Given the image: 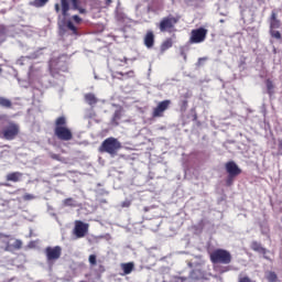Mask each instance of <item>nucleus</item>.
Masks as SVG:
<instances>
[{
    "instance_id": "1",
    "label": "nucleus",
    "mask_w": 282,
    "mask_h": 282,
    "mask_svg": "<svg viewBox=\"0 0 282 282\" xmlns=\"http://www.w3.org/2000/svg\"><path fill=\"white\" fill-rule=\"evenodd\" d=\"M62 15L64 19L58 22L59 36L66 39V36H78V29L74 25L72 20H67L69 17V0H61Z\"/></svg>"
},
{
    "instance_id": "2",
    "label": "nucleus",
    "mask_w": 282,
    "mask_h": 282,
    "mask_svg": "<svg viewBox=\"0 0 282 282\" xmlns=\"http://www.w3.org/2000/svg\"><path fill=\"white\" fill-rule=\"evenodd\" d=\"M54 134L57 140H61L62 142H69V140H73L74 133H72V130L67 127V118L62 116L55 120Z\"/></svg>"
},
{
    "instance_id": "3",
    "label": "nucleus",
    "mask_w": 282,
    "mask_h": 282,
    "mask_svg": "<svg viewBox=\"0 0 282 282\" xmlns=\"http://www.w3.org/2000/svg\"><path fill=\"white\" fill-rule=\"evenodd\" d=\"M122 149V143L118 139L110 137L102 141L99 147V153H108L109 155H118V151Z\"/></svg>"
},
{
    "instance_id": "4",
    "label": "nucleus",
    "mask_w": 282,
    "mask_h": 282,
    "mask_svg": "<svg viewBox=\"0 0 282 282\" xmlns=\"http://www.w3.org/2000/svg\"><path fill=\"white\" fill-rule=\"evenodd\" d=\"M212 263H223L228 265L232 261V254L226 249H216L210 253Z\"/></svg>"
},
{
    "instance_id": "5",
    "label": "nucleus",
    "mask_w": 282,
    "mask_h": 282,
    "mask_svg": "<svg viewBox=\"0 0 282 282\" xmlns=\"http://www.w3.org/2000/svg\"><path fill=\"white\" fill-rule=\"evenodd\" d=\"M19 124L10 121L2 130H0V138H3L4 140H14V138L19 135Z\"/></svg>"
},
{
    "instance_id": "6",
    "label": "nucleus",
    "mask_w": 282,
    "mask_h": 282,
    "mask_svg": "<svg viewBox=\"0 0 282 282\" xmlns=\"http://www.w3.org/2000/svg\"><path fill=\"white\" fill-rule=\"evenodd\" d=\"M180 18L167 15L163 18L159 24L160 32H175V25H177Z\"/></svg>"
},
{
    "instance_id": "7",
    "label": "nucleus",
    "mask_w": 282,
    "mask_h": 282,
    "mask_svg": "<svg viewBox=\"0 0 282 282\" xmlns=\"http://www.w3.org/2000/svg\"><path fill=\"white\" fill-rule=\"evenodd\" d=\"M44 252L46 254L47 263H54V261H58L61 259V254H63V248H61V246L46 247Z\"/></svg>"
},
{
    "instance_id": "8",
    "label": "nucleus",
    "mask_w": 282,
    "mask_h": 282,
    "mask_svg": "<svg viewBox=\"0 0 282 282\" xmlns=\"http://www.w3.org/2000/svg\"><path fill=\"white\" fill-rule=\"evenodd\" d=\"M206 34H208V30L204 28L192 30L189 37L191 45L204 43L206 41Z\"/></svg>"
},
{
    "instance_id": "9",
    "label": "nucleus",
    "mask_w": 282,
    "mask_h": 282,
    "mask_svg": "<svg viewBox=\"0 0 282 282\" xmlns=\"http://www.w3.org/2000/svg\"><path fill=\"white\" fill-rule=\"evenodd\" d=\"M87 232H89V224L84 223L83 220H76L73 235H75L77 239H83Z\"/></svg>"
},
{
    "instance_id": "10",
    "label": "nucleus",
    "mask_w": 282,
    "mask_h": 282,
    "mask_svg": "<svg viewBox=\"0 0 282 282\" xmlns=\"http://www.w3.org/2000/svg\"><path fill=\"white\" fill-rule=\"evenodd\" d=\"M171 107V100L165 99L163 101H160L158 106L152 111L153 118H162L164 116V111Z\"/></svg>"
},
{
    "instance_id": "11",
    "label": "nucleus",
    "mask_w": 282,
    "mask_h": 282,
    "mask_svg": "<svg viewBox=\"0 0 282 282\" xmlns=\"http://www.w3.org/2000/svg\"><path fill=\"white\" fill-rule=\"evenodd\" d=\"M2 242L6 245V251L12 252V250H21L23 248V241L17 239L13 245L10 243V239L8 236H4Z\"/></svg>"
},
{
    "instance_id": "12",
    "label": "nucleus",
    "mask_w": 282,
    "mask_h": 282,
    "mask_svg": "<svg viewBox=\"0 0 282 282\" xmlns=\"http://www.w3.org/2000/svg\"><path fill=\"white\" fill-rule=\"evenodd\" d=\"M251 250L253 252H258V254H263V259L267 261H270V257H268V249L263 248V246L258 241H252L250 246Z\"/></svg>"
},
{
    "instance_id": "13",
    "label": "nucleus",
    "mask_w": 282,
    "mask_h": 282,
    "mask_svg": "<svg viewBox=\"0 0 282 282\" xmlns=\"http://www.w3.org/2000/svg\"><path fill=\"white\" fill-rule=\"evenodd\" d=\"M226 171L229 174V177H237V175L241 174V170L234 161L226 163Z\"/></svg>"
},
{
    "instance_id": "14",
    "label": "nucleus",
    "mask_w": 282,
    "mask_h": 282,
    "mask_svg": "<svg viewBox=\"0 0 282 282\" xmlns=\"http://www.w3.org/2000/svg\"><path fill=\"white\" fill-rule=\"evenodd\" d=\"M144 45L148 47V50H151L153 45H155V35L153 34V31H148L144 36Z\"/></svg>"
},
{
    "instance_id": "15",
    "label": "nucleus",
    "mask_w": 282,
    "mask_h": 282,
    "mask_svg": "<svg viewBox=\"0 0 282 282\" xmlns=\"http://www.w3.org/2000/svg\"><path fill=\"white\" fill-rule=\"evenodd\" d=\"M135 268V264L133 262H127L121 263V270L123 273H121V276H127V274H131Z\"/></svg>"
},
{
    "instance_id": "16",
    "label": "nucleus",
    "mask_w": 282,
    "mask_h": 282,
    "mask_svg": "<svg viewBox=\"0 0 282 282\" xmlns=\"http://www.w3.org/2000/svg\"><path fill=\"white\" fill-rule=\"evenodd\" d=\"M281 28V20L276 19V12L272 11L270 18V30H279Z\"/></svg>"
},
{
    "instance_id": "17",
    "label": "nucleus",
    "mask_w": 282,
    "mask_h": 282,
    "mask_svg": "<svg viewBox=\"0 0 282 282\" xmlns=\"http://www.w3.org/2000/svg\"><path fill=\"white\" fill-rule=\"evenodd\" d=\"M41 77V68H36L34 66H31L29 69V80L32 83L33 80H36V78Z\"/></svg>"
},
{
    "instance_id": "18",
    "label": "nucleus",
    "mask_w": 282,
    "mask_h": 282,
    "mask_svg": "<svg viewBox=\"0 0 282 282\" xmlns=\"http://www.w3.org/2000/svg\"><path fill=\"white\" fill-rule=\"evenodd\" d=\"M22 177H23V173L12 172L7 174V182H21Z\"/></svg>"
},
{
    "instance_id": "19",
    "label": "nucleus",
    "mask_w": 282,
    "mask_h": 282,
    "mask_svg": "<svg viewBox=\"0 0 282 282\" xmlns=\"http://www.w3.org/2000/svg\"><path fill=\"white\" fill-rule=\"evenodd\" d=\"M70 3H72L70 10H77L79 14H87V10L80 7L79 0H70Z\"/></svg>"
},
{
    "instance_id": "20",
    "label": "nucleus",
    "mask_w": 282,
    "mask_h": 282,
    "mask_svg": "<svg viewBox=\"0 0 282 282\" xmlns=\"http://www.w3.org/2000/svg\"><path fill=\"white\" fill-rule=\"evenodd\" d=\"M85 98V102H87V105H89L90 107H94V105H97L98 102V98H96V95L88 93L84 96Z\"/></svg>"
},
{
    "instance_id": "21",
    "label": "nucleus",
    "mask_w": 282,
    "mask_h": 282,
    "mask_svg": "<svg viewBox=\"0 0 282 282\" xmlns=\"http://www.w3.org/2000/svg\"><path fill=\"white\" fill-rule=\"evenodd\" d=\"M116 74L118 76H122V77H119V80H127V78H134L135 77V73L133 70H129L127 73L117 72Z\"/></svg>"
},
{
    "instance_id": "22",
    "label": "nucleus",
    "mask_w": 282,
    "mask_h": 282,
    "mask_svg": "<svg viewBox=\"0 0 282 282\" xmlns=\"http://www.w3.org/2000/svg\"><path fill=\"white\" fill-rule=\"evenodd\" d=\"M120 118H122V108L117 109L112 116L111 122L115 127H118Z\"/></svg>"
},
{
    "instance_id": "23",
    "label": "nucleus",
    "mask_w": 282,
    "mask_h": 282,
    "mask_svg": "<svg viewBox=\"0 0 282 282\" xmlns=\"http://www.w3.org/2000/svg\"><path fill=\"white\" fill-rule=\"evenodd\" d=\"M0 107L3 109H12V101L6 97L0 96Z\"/></svg>"
},
{
    "instance_id": "24",
    "label": "nucleus",
    "mask_w": 282,
    "mask_h": 282,
    "mask_svg": "<svg viewBox=\"0 0 282 282\" xmlns=\"http://www.w3.org/2000/svg\"><path fill=\"white\" fill-rule=\"evenodd\" d=\"M48 2L50 0H33L30 2V6H33V8H44Z\"/></svg>"
},
{
    "instance_id": "25",
    "label": "nucleus",
    "mask_w": 282,
    "mask_h": 282,
    "mask_svg": "<svg viewBox=\"0 0 282 282\" xmlns=\"http://www.w3.org/2000/svg\"><path fill=\"white\" fill-rule=\"evenodd\" d=\"M173 47V40L167 39L161 45V52H166V50H171Z\"/></svg>"
},
{
    "instance_id": "26",
    "label": "nucleus",
    "mask_w": 282,
    "mask_h": 282,
    "mask_svg": "<svg viewBox=\"0 0 282 282\" xmlns=\"http://www.w3.org/2000/svg\"><path fill=\"white\" fill-rule=\"evenodd\" d=\"M48 69L52 73L53 69H61V66L58 65V62L54 58H52L48 63Z\"/></svg>"
},
{
    "instance_id": "27",
    "label": "nucleus",
    "mask_w": 282,
    "mask_h": 282,
    "mask_svg": "<svg viewBox=\"0 0 282 282\" xmlns=\"http://www.w3.org/2000/svg\"><path fill=\"white\" fill-rule=\"evenodd\" d=\"M64 206H70L73 208H76L78 206V203L74 198H66L63 200Z\"/></svg>"
},
{
    "instance_id": "28",
    "label": "nucleus",
    "mask_w": 282,
    "mask_h": 282,
    "mask_svg": "<svg viewBox=\"0 0 282 282\" xmlns=\"http://www.w3.org/2000/svg\"><path fill=\"white\" fill-rule=\"evenodd\" d=\"M265 85L269 96H272V94H274V84L272 83V80L267 79Z\"/></svg>"
},
{
    "instance_id": "29",
    "label": "nucleus",
    "mask_w": 282,
    "mask_h": 282,
    "mask_svg": "<svg viewBox=\"0 0 282 282\" xmlns=\"http://www.w3.org/2000/svg\"><path fill=\"white\" fill-rule=\"evenodd\" d=\"M276 279H278V276H276V273L274 271H269L267 273V280L269 282H276Z\"/></svg>"
},
{
    "instance_id": "30",
    "label": "nucleus",
    "mask_w": 282,
    "mask_h": 282,
    "mask_svg": "<svg viewBox=\"0 0 282 282\" xmlns=\"http://www.w3.org/2000/svg\"><path fill=\"white\" fill-rule=\"evenodd\" d=\"M270 34L272 39H276V41H281V32L276 31V29L270 30Z\"/></svg>"
},
{
    "instance_id": "31",
    "label": "nucleus",
    "mask_w": 282,
    "mask_h": 282,
    "mask_svg": "<svg viewBox=\"0 0 282 282\" xmlns=\"http://www.w3.org/2000/svg\"><path fill=\"white\" fill-rule=\"evenodd\" d=\"M23 199L24 202H32V199H36V196L33 194H24Z\"/></svg>"
},
{
    "instance_id": "32",
    "label": "nucleus",
    "mask_w": 282,
    "mask_h": 282,
    "mask_svg": "<svg viewBox=\"0 0 282 282\" xmlns=\"http://www.w3.org/2000/svg\"><path fill=\"white\" fill-rule=\"evenodd\" d=\"M88 261H89L90 265H96V263H97L96 254H90L88 258Z\"/></svg>"
},
{
    "instance_id": "33",
    "label": "nucleus",
    "mask_w": 282,
    "mask_h": 282,
    "mask_svg": "<svg viewBox=\"0 0 282 282\" xmlns=\"http://www.w3.org/2000/svg\"><path fill=\"white\" fill-rule=\"evenodd\" d=\"M131 206V200L126 199L121 203V208H129Z\"/></svg>"
},
{
    "instance_id": "34",
    "label": "nucleus",
    "mask_w": 282,
    "mask_h": 282,
    "mask_svg": "<svg viewBox=\"0 0 282 282\" xmlns=\"http://www.w3.org/2000/svg\"><path fill=\"white\" fill-rule=\"evenodd\" d=\"M72 19H73V21H74L75 23H77V24H79V23L83 22V19H82L80 17H78V15H73Z\"/></svg>"
},
{
    "instance_id": "35",
    "label": "nucleus",
    "mask_w": 282,
    "mask_h": 282,
    "mask_svg": "<svg viewBox=\"0 0 282 282\" xmlns=\"http://www.w3.org/2000/svg\"><path fill=\"white\" fill-rule=\"evenodd\" d=\"M230 267H224L219 269L220 274H224V272H229Z\"/></svg>"
},
{
    "instance_id": "36",
    "label": "nucleus",
    "mask_w": 282,
    "mask_h": 282,
    "mask_svg": "<svg viewBox=\"0 0 282 282\" xmlns=\"http://www.w3.org/2000/svg\"><path fill=\"white\" fill-rule=\"evenodd\" d=\"M239 282H252V280H250L248 276H243L239 279Z\"/></svg>"
},
{
    "instance_id": "37",
    "label": "nucleus",
    "mask_w": 282,
    "mask_h": 282,
    "mask_svg": "<svg viewBox=\"0 0 282 282\" xmlns=\"http://www.w3.org/2000/svg\"><path fill=\"white\" fill-rule=\"evenodd\" d=\"M28 61V57H22L21 59L18 61V65H23Z\"/></svg>"
},
{
    "instance_id": "38",
    "label": "nucleus",
    "mask_w": 282,
    "mask_h": 282,
    "mask_svg": "<svg viewBox=\"0 0 282 282\" xmlns=\"http://www.w3.org/2000/svg\"><path fill=\"white\" fill-rule=\"evenodd\" d=\"M55 12L57 14L61 13V4H58V3L55 4Z\"/></svg>"
},
{
    "instance_id": "39",
    "label": "nucleus",
    "mask_w": 282,
    "mask_h": 282,
    "mask_svg": "<svg viewBox=\"0 0 282 282\" xmlns=\"http://www.w3.org/2000/svg\"><path fill=\"white\" fill-rule=\"evenodd\" d=\"M186 107H188V101L187 100H183L182 101V109H186Z\"/></svg>"
},
{
    "instance_id": "40",
    "label": "nucleus",
    "mask_w": 282,
    "mask_h": 282,
    "mask_svg": "<svg viewBox=\"0 0 282 282\" xmlns=\"http://www.w3.org/2000/svg\"><path fill=\"white\" fill-rule=\"evenodd\" d=\"M52 160H61V155L58 154H51Z\"/></svg>"
},
{
    "instance_id": "41",
    "label": "nucleus",
    "mask_w": 282,
    "mask_h": 282,
    "mask_svg": "<svg viewBox=\"0 0 282 282\" xmlns=\"http://www.w3.org/2000/svg\"><path fill=\"white\" fill-rule=\"evenodd\" d=\"M8 119V116L6 115H0V122H3V120H7Z\"/></svg>"
},
{
    "instance_id": "42",
    "label": "nucleus",
    "mask_w": 282,
    "mask_h": 282,
    "mask_svg": "<svg viewBox=\"0 0 282 282\" xmlns=\"http://www.w3.org/2000/svg\"><path fill=\"white\" fill-rule=\"evenodd\" d=\"M278 148H279V151H282V139L278 141Z\"/></svg>"
},
{
    "instance_id": "43",
    "label": "nucleus",
    "mask_w": 282,
    "mask_h": 282,
    "mask_svg": "<svg viewBox=\"0 0 282 282\" xmlns=\"http://www.w3.org/2000/svg\"><path fill=\"white\" fill-rule=\"evenodd\" d=\"M227 184H228V186H230V184H232V177L228 176Z\"/></svg>"
},
{
    "instance_id": "44",
    "label": "nucleus",
    "mask_w": 282,
    "mask_h": 282,
    "mask_svg": "<svg viewBox=\"0 0 282 282\" xmlns=\"http://www.w3.org/2000/svg\"><path fill=\"white\" fill-rule=\"evenodd\" d=\"M181 56L186 61V53L184 51H181Z\"/></svg>"
},
{
    "instance_id": "45",
    "label": "nucleus",
    "mask_w": 282,
    "mask_h": 282,
    "mask_svg": "<svg viewBox=\"0 0 282 282\" xmlns=\"http://www.w3.org/2000/svg\"><path fill=\"white\" fill-rule=\"evenodd\" d=\"M117 19H124V15L117 14Z\"/></svg>"
},
{
    "instance_id": "46",
    "label": "nucleus",
    "mask_w": 282,
    "mask_h": 282,
    "mask_svg": "<svg viewBox=\"0 0 282 282\" xmlns=\"http://www.w3.org/2000/svg\"><path fill=\"white\" fill-rule=\"evenodd\" d=\"M111 3V0H106V6H109Z\"/></svg>"
},
{
    "instance_id": "47",
    "label": "nucleus",
    "mask_w": 282,
    "mask_h": 282,
    "mask_svg": "<svg viewBox=\"0 0 282 282\" xmlns=\"http://www.w3.org/2000/svg\"><path fill=\"white\" fill-rule=\"evenodd\" d=\"M224 22H225L224 19H221V20H220V23H224Z\"/></svg>"
},
{
    "instance_id": "48",
    "label": "nucleus",
    "mask_w": 282,
    "mask_h": 282,
    "mask_svg": "<svg viewBox=\"0 0 282 282\" xmlns=\"http://www.w3.org/2000/svg\"><path fill=\"white\" fill-rule=\"evenodd\" d=\"M1 72H3V69H2L1 66H0V74H1Z\"/></svg>"
},
{
    "instance_id": "49",
    "label": "nucleus",
    "mask_w": 282,
    "mask_h": 282,
    "mask_svg": "<svg viewBox=\"0 0 282 282\" xmlns=\"http://www.w3.org/2000/svg\"><path fill=\"white\" fill-rule=\"evenodd\" d=\"M124 63H127V58H124Z\"/></svg>"
}]
</instances>
